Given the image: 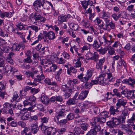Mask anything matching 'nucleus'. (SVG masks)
I'll use <instances>...</instances> for the list:
<instances>
[{"mask_svg":"<svg viewBox=\"0 0 135 135\" xmlns=\"http://www.w3.org/2000/svg\"><path fill=\"white\" fill-rule=\"evenodd\" d=\"M112 121H109L107 123V124L110 128L115 127L117 125H119L120 123L124 122V117H120L118 118L113 117Z\"/></svg>","mask_w":135,"mask_h":135,"instance_id":"nucleus-1","label":"nucleus"},{"mask_svg":"<svg viewBox=\"0 0 135 135\" xmlns=\"http://www.w3.org/2000/svg\"><path fill=\"white\" fill-rule=\"evenodd\" d=\"M109 113L107 112H103L100 113L102 117L101 118L99 117H94L95 118V120L96 121H99L100 123H105L106 121V118L108 117Z\"/></svg>","mask_w":135,"mask_h":135,"instance_id":"nucleus-2","label":"nucleus"},{"mask_svg":"<svg viewBox=\"0 0 135 135\" xmlns=\"http://www.w3.org/2000/svg\"><path fill=\"white\" fill-rule=\"evenodd\" d=\"M44 3V0H36L33 3L34 9L38 12L41 11L40 7L43 6Z\"/></svg>","mask_w":135,"mask_h":135,"instance_id":"nucleus-3","label":"nucleus"},{"mask_svg":"<svg viewBox=\"0 0 135 135\" xmlns=\"http://www.w3.org/2000/svg\"><path fill=\"white\" fill-rule=\"evenodd\" d=\"M93 122L91 123V125L92 126V128H93L94 130L96 131V132L99 131L101 133V131H102L104 130L102 129L99 123H98L99 121H96L95 120V118H93Z\"/></svg>","mask_w":135,"mask_h":135,"instance_id":"nucleus-4","label":"nucleus"},{"mask_svg":"<svg viewBox=\"0 0 135 135\" xmlns=\"http://www.w3.org/2000/svg\"><path fill=\"white\" fill-rule=\"evenodd\" d=\"M99 40L101 44L103 46H108L112 43L111 42L106 38L104 35H101L98 37Z\"/></svg>","mask_w":135,"mask_h":135,"instance_id":"nucleus-5","label":"nucleus"},{"mask_svg":"<svg viewBox=\"0 0 135 135\" xmlns=\"http://www.w3.org/2000/svg\"><path fill=\"white\" fill-rule=\"evenodd\" d=\"M109 21V19L104 20L99 25V27L105 30H109L110 29V28L109 27V25L110 24Z\"/></svg>","mask_w":135,"mask_h":135,"instance_id":"nucleus-6","label":"nucleus"},{"mask_svg":"<svg viewBox=\"0 0 135 135\" xmlns=\"http://www.w3.org/2000/svg\"><path fill=\"white\" fill-rule=\"evenodd\" d=\"M127 103V101L126 100L123 99H118L116 104V106L118 107L119 108L121 106H122L125 108L127 107L126 106Z\"/></svg>","mask_w":135,"mask_h":135,"instance_id":"nucleus-7","label":"nucleus"},{"mask_svg":"<svg viewBox=\"0 0 135 135\" xmlns=\"http://www.w3.org/2000/svg\"><path fill=\"white\" fill-rule=\"evenodd\" d=\"M25 46V45L23 42H21L19 44H16L13 45L12 47L13 50L14 51L19 50L20 48H24Z\"/></svg>","mask_w":135,"mask_h":135,"instance_id":"nucleus-8","label":"nucleus"},{"mask_svg":"<svg viewBox=\"0 0 135 135\" xmlns=\"http://www.w3.org/2000/svg\"><path fill=\"white\" fill-rule=\"evenodd\" d=\"M81 4L84 8L85 10L90 6L93 5V2L91 1H83L81 2Z\"/></svg>","mask_w":135,"mask_h":135,"instance_id":"nucleus-9","label":"nucleus"},{"mask_svg":"<svg viewBox=\"0 0 135 135\" xmlns=\"http://www.w3.org/2000/svg\"><path fill=\"white\" fill-rule=\"evenodd\" d=\"M10 48L7 46L6 44H0V50L3 51L4 52H9V50Z\"/></svg>","mask_w":135,"mask_h":135,"instance_id":"nucleus-10","label":"nucleus"},{"mask_svg":"<svg viewBox=\"0 0 135 135\" xmlns=\"http://www.w3.org/2000/svg\"><path fill=\"white\" fill-rule=\"evenodd\" d=\"M74 133H72L69 135H77L78 134H83L84 132L83 131L81 130V128L79 127H75L74 129Z\"/></svg>","mask_w":135,"mask_h":135,"instance_id":"nucleus-11","label":"nucleus"},{"mask_svg":"<svg viewBox=\"0 0 135 135\" xmlns=\"http://www.w3.org/2000/svg\"><path fill=\"white\" fill-rule=\"evenodd\" d=\"M33 18L36 21L40 20L43 22L45 21L46 19L45 18L41 16V15L37 13H35L33 15Z\"/></svg>","mask_w":135,"mask_h":135,"instance_id":"nucleus-12","label":"nucleus"},{"mask_svg":"<svg viewBox=\"0 0 135 135\" xmlns=\"http://www.w3.org/2000/svg\"><path fill=\"white\" fill-rule=\"evenodd\" d=\"M88 93V91L84 90H83L78 97V99L83 100L86 98Z\"/></svg>","mask_w":135,"mask_h":135,"instance_id":"nucleus-13","label":"nucleus"},{"mask_svg":"<svg viewBox=\"0 0 135 135\" xmlns=\"http://www.w3.org/2000/svg\"><path fill=\"white\" fill-rule=\"evenodd\" d=\"M105 75L104 74H101L99 77L97 78V80L102 85H104L107 83L106 79H104Z\"/></svg>","mask_w":135,"mask_h":135,"instance_id":"nucleus-14","label":"nucleus"},{"mask_svg":"<svg viewBox=\"0 0 135 135\" xmlns=\"http://www.w3.org/2000/svg\"><path fill=\"white\" fill-rule=\"evenodd\" d=\"M57 132L56 129L52 127H49L47 131V135H54Z\"/></svg>","mask_w":135,"mask_h":135,"instance_id":"nucleus-15","label":"nucleus"},{"mask_svg":"<svg viewBox=\"0 0 135 135\" xmlns=\"http://www.w3.org/2000/svg\"><path fill=\"white\" fill-rule=\"evenodd\" d=\"M37 124L38 123L36 122L34 124L31 126V131L34 134L37 133L38 130V127Z\"/></svg>","mask_w":135,"mask_h":135,"instance_id":"nucleus-16","label":"nucleus"},{"mask_svg":"<svg viewBox=\"0 0 135 135\" xmlns=\"http://www.w3.org/2000/svg\"><path fill=\"white\" fill-rule=\"evenodd\" d=\"M30 117V115L27 111L26 112H25L23 113H22L21 118L22 120H28Z\"/></svg>","mask_w":135,"mask_h":135,"instance_id":"nucleus-17","label":"nucleus"},{"mask_svg":"<svg viewBox=\"0 0 135 135\" xmlns=\"http://www.w3.org/2000/svg\"><path fill=\"white\" fill-rule=\"evenodd\" d=\"M126 93L128 95V97H130L132 99H134L135 98V95L134 93H135V90H129L126 89Z\"/></svg>","mask_w":135,"mask_h":135,"instance_id":"nucleus-18","label":"nucleus"},{"mask_svg":"<svg viewBox=\"0 0 135 135\" xmlns=\"http://www.w3.org/2000/svg\"><path fill=\"white\" fill-rule=\"evenodd\" d=\"M41 101L44 104L47 105L49 103V99L47 96L43 95L41 97Z\"/></svg>","mask_w":135,"mask_h":135,"instance_id":"nucleus-19","label":"nucleus"},{"mask_svg":"<svg viewBox=\"0 0 135 135\" xmlns=\"http://www.w3.org/2000/svg\"><path fill=\"white\" fill-rule=\"evenodd\" d=\"M13 25L11 23L5 25V28L7 30V31L9 33H11L13 32L14 30Z\"/></svg>","mask_w":135,"mask_h":135,"instance_id":"nucleus-20","label":"nucleus"},{"mask_svg":"<svg viewBox=\"0 0 135 135\" xmlns=\"http://www.w3.org/2000/svg\"><path fill=\"white\" fill-rule=\"evenodd\" d=\"M93 71L94 70L93 69L89 70L87 71L86 75L85 77H84V78L85 79V80H86V81H88L91 76Z\"/></svg>","mask_w":135,"mask_h":135,"instance_id":"nucleus-21","label":"nucleus"},{"mask_svg":"<svg viewBox=\"0 0 135 135\" xmlns=\"http://www.w3.org/2000/svg\"><path fill=\"white\" fill-rule=\"evenodd\" d=\"M119 108L118 107H116L115 109V107L113 106H111L109 109V112L111 114L114 115L115 114V112H119V110H118Z\"/></svg>","mask_w":135,"mask_h":135,"instance_id":"nucleus-22","label":"nucleus"},{"mask_svg":"<svg viewBox=\"0 0 135 135\" xmlns=\"http://www.w3.org/2000/svg\"><path fill=\"white\" fill-rule=\"evenodd\" d=\"M57 68V66L56 65L52 64L50 67L46 69V71L48 72H54Z\"/></svg>","mask_w":135,"mask_h":135,"instance_id":"nucleus-23","label":"nucleus"},{"mask_svg":"<svg viewBox=\"0 0 135 135\" xmlns=\"http://www.w3.org/2000/svg\"><path fill=\"white\" fill-rule=\"evenodd\" d=\"M68 18V17L66 15H61L58 17V21L60 23L65 21H66Z\"/></svg>","mask_w":135,"mask_h":135,"instance_id":"nucleus-24","label":"nucleus"},{"mask_svg":"<svg viewBox=\"0 0 135 135\" xmlns=\"http://www.w3.org/2000/svg\"><path fill=\"white\" fill-rule=\"evenodd\" d=\"M107 78L106 79L107 82L113 81L115 80L112 74L111 73H107Z\"/></svg>","mask_w":135,"mask_h":135,"instance_id":"nucleus-25","label":"nucleus"},{"mask_svg":"<svg viewBox=\"0 0 135 135\" xmlns=\"http://www.w3.org/2000/svg\"><path fill=\"white\" fill-rule=\"evenodd\" d=\"M46 36L49 40H53L55 38V33L52 31H50L47 33Z\"/></svg>","mask_w":135,"mask_h":135,"instance_id":"nucleus-26","label":"nucleus"},{"mask_svg":"<svg viewBox=\"0 0 135 135\" xmlns=\"http://www.w3.org/2000/svg\"><path fill=\"white\" fill-rule=\"evenodd\" d=\"M110 14L108 12L103 11L102 13V18L104 19V20L106 19H109L108 18L110 17Z\"/></svg>","mask_w":135,"mask_h":135,"instance_id":"nucleus-27","label":"nucleus"},{"mask_svg":"<svg viewBox=\"0 0 135 135\" xmlns=\"http://www.w3.org/2000/svg\"><path fill=\"white\" fill-rule=\"evenodd\" d=\"M37 78H36L34 80V82L35 83L37 82V81H40L44 79L45 77L44 75L42 74L41 75H38L37 76Z\"/></svg>","mask_w":135,"mask_h":135,"instance_id":"nucleus-28","label":"nucleus"},{"mask_svg":"<svg viewBox=\"0 0 135 135\" xmlns=\"http://www.w3.org/2000/svg\"><path fill=\"white\" fill-rule=\"evenodd\" d=\"M3 112L6 114H9L12 116H13L14 114L13 110L11 108L4 109L3 110Z\"/></svg>","mask_w":135,"mask_h":135,"instance_id":"nucleus-29","label":"nucleus"},{"mask_svg":"<svg viewBox=\"0 0 135 135\" xmlns=\"http://www.w3.org/2000/svg\"><path fill=\"white\" fill-rule=\"evenodd\" d=\"M5 69L6 70L5 73L7 75H8V74H10L12 72V67L8 65L5 67Z\"/></svg>","mask_w":135,"mask_h":135,"instance_id":"nucleus-30","label":"nucleus"},{"mask_svg":"<svg viewBox=\"0 0 135 135\" xmlns=\"http://www.w3.org/2000/svg\"><path fill=\"white\" fill-rule=\"evenodd\" d=\"M36 98L33 95L30 96L29 98V101H31V103L32 104V106H35L36 105V103L35 102Z\"/></svg>","mask_w":135,"mask_h":135,"instance_id":"nucleus-31","label":"nucleus"},{"mask_svg":"<svg viewBox=\"0 0 135 135\" xmlns=\"http://www.w3.org/2000/svg\"><path fill=\"white\" fill-rule=\"evenodd\" d=\"M70 46L71 47L70 50V52H71L72 54H74V51H73V49H74L75 51L78 53V55L79 56L80 55V54L78 53V51L79 50L76 47V46H75L72 47L71 45H70Z\"/></svg>","mask_w":135,"mask_h":135,"instance_id":"nucleus-32","label":"nucleus"},{"mask_svg":"<svg viewBox=\"0 0 135 135\" xmlns=\"http://www.w3.org/2000/svg\"><path fill=\"white\" fill-rule=\"evenodd\" d=\"M77 102V99H71L67 101V103L68 105H71L75 104Z\"/></svg>","mask_w":135,"mask_h":135,"instance_id":"nucleus-33","label":"nucleus"},{"mask_svg":"<svg viewBox=\"0 0 135 135\" xmlns=\"http://www.w3.org/2000/svg\"><path fill=\"white\" fill-rule=\"evenodd\" d=\"M4 89V86L3 84L0 83V96L2 98H4V94L1 91L2 90Z\"/></svg>","mask_w":135,"mask_h":135,"instance_id":"nucleus-34","label":"nucleus"},{"mask_svg":"<svg viewBox=\"0 0 135 135\" xmlns=\"http://www.w3.org/2000/svg\"><path fill=\"white\" fill-rule=\"evenodd\" d=\"M27 52L28 53L29 55L31 54V52L30 51H28ZM32 61V60L31 59V57L30 55H29L26 59H24V62L27 63H30Z\"/></svg>","mask_w":135,"mask_h":135,"instance_id":"nucleus-35","label":"nucleus"},{"mask_svg":"<svg viewBox=\"0 0 135 135\" xmlns=\"http://www.w3.org/2000/svg\"><path fill=\"white\" fill-rule=\"evenodd\" d=\"M57 132L59 134H61L66 131V129L65 128H63L58 129L57 130Z\"/></svg>","mask_w":135,"mask_h":135,"instance_id":"nucleus-36","label":"nucleus"},{"mask_svg":"<svg viewBox=\"0 0 135 135\" xmlns=\"http://www.w3.org/2000/svg\"><path fill=\"white\" fill-rule=\"evenodd\" d=\"M28 27L30 28L36 32H37L38 30L40 29V27L34 25L29 26Z\"/></svg>","mask_w":135,"mask_h":135,"instance_id":"nucleus-37","label":"nucleus"},{"mask_svg":"<svg viewBox=\"0 0 135 135\" xmlns=\"http://www.w3.org/2000/svg\"><path fill=\"white\" fill-rule=\"evenodd\" d=\"M82 25L86 28H88L90 26V23L87 20H84L81 22Z\"/></svg>","mask_w":135,"mask_h":135,"instance_id":"nucleus-38","label":"nucleus"},{"mask_svg":"<svg viewBox=\"0 0 135 135\" xmlns=\"http://www.w3.org/2000/svg\"><path fill=\"white\" fill-rule=\"evenodd\" d=\"M97 132L96 131L94 130L93 128L91 129L89 131L86 135H96Z\"/></svg>","mask_w":135,"mask_h":135,"instance_id":"nucleus-39","label":"nucleus"},{"mask_svg":"<svg viewBox=\"0 0 135 135\" xmlns=\"http://www.w3.org/2000/svg\"><path fill=\"white\" fill-rule=\"evenodd\" d=\"M70 27L72 28L73 30H74L75 31L77 30L79 27L78 25L76 24L71 23L70 24Z\"/></svg>","mask_w":135,"mask_h":135,"instance_id":"nucleus-40","label":"nucleus"},{"mask_svg":"<svg viewBox=\"0 0 135 135\" xmlns=\"http://www.w3.org/2000/svg\"><path fill=\"white\" fill-rule=\"evenodd\" d=\"M98 55L95 52L90 59L91 60H94L95 61H96L98 59Z\"/></svg>","mask_w":135,"mask_h":135,"instance_id":"nucleus-41","label":"nucleus"},{"mask_svg":"<svg viewBox=\"0 0 135 135\" xmlns=\"http://www.w3.org/2000/svg\"><path fill=\"white\" fill-rule=\"evenodd\" d=\"M88 126V125L86 123H83L81 125V128L85 131L87 130Z\"/></svg>","mask_w":135,"mask_h":135,"instance_id":"nucleus-42","label":"nucleus"},{"mask_svg":"<svg viewBox=\"0 0 135 135\" xmlns=\"http://www.w3.org/2000/svg\"><path fill=\"white\" fill-rule=\"evenodd\" d=\"M92 46L94 48L96 49H98L100 47V45L98 44V42L97 40H95L92 45Z\"/></svg>","mask_w":135,"mask_h":135,"instance_id":"nucleus-43","label":"nucleus"},{"mask_svg":"<svg viewBox=\"0 0 135 135\" xmlns=\"http://www.w3.org/2000/svg\"><path fill=\"white\" fill-rule=\"evenodd\" d=\"M109 47L108 50L109 54L110 55H112L114 54L115 52L114 49L110 46Z\"/></svg>","mask_w":135,"mask_h":135,"instance_id":"nucleus-44","label":"nucleus"},{"mask_svg":"<svg viewBox=\"0 0 135 135\" xmlns=\"http://www.w3.org/2000/svg\"><path fill=\"white\" fill-rule=\"evenodd\" d=\"M83 74H81L78 76V78L81 81L85 82L86 81V80H85L84 77H83Z\"/></svg>","mask_w":135,"mask_h":135,"instance_id":"nucleus-45","label":"nucleus"},{"mask_svg":"<svg viewBox=\"0 0 135 135\" xmlns=\"http://www.w3.org/2000/svg\"><path fill=\"white\" fill-rule=\"evenodd\" d=\"M42 123H47L49 119V118L48 117H44L41 118Z\"/></svg>","mask_w":135,"mask_h":135,"instance_id":"nucleus-46","label":"nucleus"},{"mask_svg":"<svg viewBox=\"0 0 135 135\" xmlns=\"http://www.w3.org/2000/svg\"><path fill=\"white\" fill-rule=\"evenodd\" d=\"M39 127L42 131H45L47 128V126H46L42 123L39 126Z\"/></svg>","mask_w":135,"mask_h":135,"instance_id":"nucleus-47","label":"nucleus"},{"mask_svg":"<svg viewBox=\"0 0 135 135\" xmlns=\"http://www.w3.org/2000/svg\"><path fill=\"white\" fill-rule=\"evenodd\" d=\"M26 74L28 77L31 76L32 78H33L34 77V74L32 72L30 71H27L25 73Z\"/></svg>","mask_w":135,"mask_h":135,"instance_id":"nucleus-48","label":"nucleus"},{"mask_svg":"<svg viewBox=\"0 0 135 135\" xmlns=\"http://www.w3.org/2000/svg\"><path fill=\"white\" fill-rule=\"evenodd\" d=\"M18 98L19 96L18 95V94H17L16 93H15L13 95L12 100H13V101L15 100L18 101V99H17Z\"/></svg>","mask_w":135,"mask_h":135,"instance_id":"nucleus-49","label":"nucleus"},{"mask_svg":"<svg viewBox=\"0 0 135 135\" xmlns=\"http://www.w3.org/2000/svg\"><path fill=\"white\" fill-rule=\"evenodd\" d=\"M74 62H75L74 66L75 67H80L81 63L80 61H77L76 60H74Z\"/></svg>","mask_w":135,"mask_h":135,"instance_id":"nucleus-50","label":"nucleus"},{"mask_svg":"<svg viewBox=\"0 0 135 135\" xmlns=\"http://www.w3.org/2000/svg\"><path fill=\"white\" fill-rule=\"evenodd\" d=\"M74 117V115L73 113H69L67 116V118L68 120L73 119Z\"/></svg>","mask_w":135,"mask_h":135,"instance_id":"nucleus-51","label":"nucleus"},{"mask_svg":"<svg viewBox=\"0 0 135 135\" xmlns=\"http://www.w3.org/2000/svg\"><path fill=\"white\" fill-rule=\"evenodd\" d=\"M61 89L62 90H63L64 92H66L68 91V89L69 88V87L67 86L66 84H65L64 85H63L62 86H61Z\"/></svg>","mask_w":135,"mask_h":135,"instance_id":"nucleus-52","label":"nucleus"},{"mask_svg":"<svg viewBox=\"0 0 135 135\" xmlns=\"http://www.w3.org/2000/svg\"><path fill=\"white\" fill-rule=\"evenodd\" d=\"M3 57L0 58V67H3L4 66V61Z\"/></svg>","mask_w":135,"mask_h":135,"instance_id":"nucleus-53","label":"nucleus"},{"mask_svg":"<svg viewBox=\"0 0 135 135\" xmlns=\"http://www.w3.org/2000/svg\"><path fill=\"white\" fill-rule=\"evenodd\" d=\"M37 107L38 109L40 110L43 112L45 111V107H43V105L41 104H38V105Z\"/></svg>","mask_w":135,"mask_h":135,"instance_id":"nucleus-54","label":"nucleus"},{"mask_svg":"<svg viewBox=\"0 0 135 135\" xmlns=\"http://www.w3.org/2000/svg\"><path fill=\"white\" fill-rule=\"evenodd\" d=\"M109 23L110 24L109 25V27L110 29L111 28L113 29H114L115 28V24L114 23H113L112 21L111 22L109 21Z\"/></svg>","mask_w":135,"mask_h":135,"instance_id":"nucleus-55","label":"nucleus"},{"mask_svg":"<svg viewBox=\"0 0 135 135\" xmlns=\"http://www.w3.org/2000/svg\"><path fill=\"white\" fill-rule=\"evenodd\" d=\"M129 78L128 79H126L123 80L122 82L123 83L126 84H127L129 85L132 86V84L130 83L129 82Z\"/></svg>","mask_w":135,"mask_h":135,"instance_id":"nucleus-56","label":"nucleus"},{"mask_svg":"<svg viewBox=\"0 0 135 135\" xmlns=\"http://www.w3.org/2000/svg\"><path fill=\"white\" fill-rule=\"evenodd\" d=\"M94 6L93 5L91 6H90L89 7H88L89 8L87 10L88 12L86 13H88L90 14L91 13L92 10L94 9Z\"/></svg>","mask_w":135,"mask_h":135,"instance_id":"nucleus-57","label":"nucleus"},{"mask_svg":"<svg viewBox=\"0 0 135 135\" xmlns=\"http://www.w3.org/2000/svg\"><path fill=\"white\" fill-rule=\"evenodd\" d=\"M52 63L49 60H47L46 62L44 64V66L48 67L49 68L52 64Z\"/></svg>","mask_w":135,"mask_h":135,"instance_id":"nucleus-58","label":"nucleus"},{"mask_svg":"<svg viewBox=\"0 0 135 135\" xmlns=\"http://www.w3.org/2000/svg\"><path fill=\"white\" fill-rule=\"evenodd\" d=\"M92 83L90 82H86L84 86L85 88H88L90 86H92Z\"/></svg>","mask_w":135,"mask_h":135,"instance_id":"nucleus-59","label":"nucleus"},{"mask_svg":"<svg viewBox=\"0 0 135 135\" xmlns=\"http://www.w3.org/2000/svg\"><path fill=\"white\" fill-rule=\"evenodd\" d=\"M128 126L124 124H121L119 126V127L121 128L122 130V131H124L125 130H127L128 129L127 128Z\"/></svg>","mask_w":135,"mask_h":135,"instance_id":"nucleus-60","label":"nucleus"},{"mask_svg":"<svg viewBox=\"0 0 135 135\" xmlns=\"http://www.w3.org/2000/svg\"><path fill=\"white\" fill-rule=\"evenodd\" d=\"M94 113L96 114H98L100 112L99 109L97 107H95L93 109Z\"/></svg>","mask_w":135,"mask_h":135,"instance_id":"nucleus-61","label":"nucleus"},{"mask_svg":"<svg viewBox=\"0 0 135 135\" xmlns=\"http://www.w3.org/2000/svg\"><path fill=\"white\" fill-rule=\"evenodd\" d=\"M23 104L25 106L29 105L32 106V104L31 102H29V100L28 99L24 101L23 102Z\"/></svg>","mask_w":135,"mask_h":135,"instance_id":"nucleus-62","label":"nucleus"},{"mask_svg":"<svg viewBox=\"0 0 135 135\" xmlns=\"http://www.w3.org/2000/svg\"><path fill=\"white\" fill-rule=\"evenodd\" d=\"M18 124L22 128H24L26 126V124L23 121H19L18 122Z\"/></svg>","mask_w":135,"mask_h":135,"instance_id":"nucleus-63","label":"nucleus"},{"mask_svg":"<svg viewBox=\"0 0 135 135\" xmlns=\"http://www.w3.org/2000/svg\"><path fill=\"white\" fill-rule=\"evenodd\" d=\"M39 91V89H36L35 88H33L31 89V92L33 94L37 93Z\"/></svg>","mask_w":135,"mask_h":135,"instance_id":"nucleus-64","label":"nucleus"}]
</instances>
